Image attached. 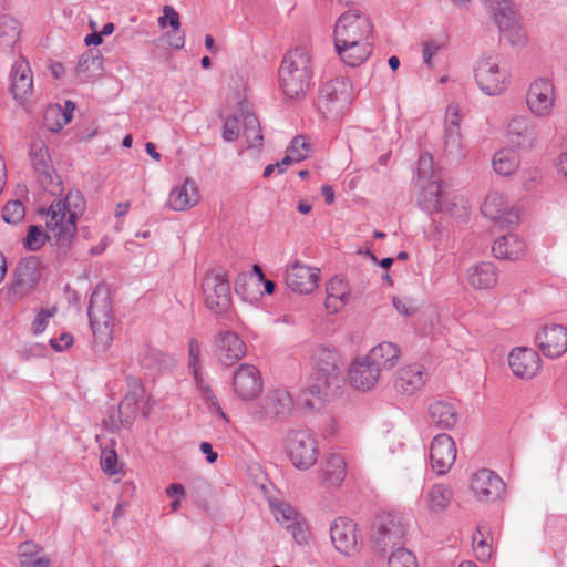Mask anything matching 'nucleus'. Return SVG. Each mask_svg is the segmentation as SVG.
<instances>
[{
  "label": "nucleus",
  "mask_w": 567,
  "mask_h": 567,
  "mask_svg": "<svg viewBox=\"0 0 567 567\" xmlns=\"http://www.w3.org/2000/svg\"><path fill=\"white\" fill-rule=\"evenodd\" d=\"M350 101V83L343 78L327 82L319 91L317 109L326 118H338Z\"/></svg>",
  "instance_id": "nucleus-12"
},
{
  "label": "nucleus",
  "mask_w": 567,
  "mask_h": 567,
  "mask_svg": "<svg viewBox=\"0 0 567 567\" xmlns=\"http://www.w3.org/2000/svg\"><path fill=\"white\" fill-rule=\"evenodd\" d=\"M20 567H51V560L44 555L43 548L33 542H24L19 546Z\"/></svg>",
  "instance_id": "nucleus-38"
},
{
  "label": "nucleus",
  "mask_w": 567,
  "mask_h": 567,
  "mask_svg": "<svg viewBox=\"0 0 567 567\" xmlns=\"http://www.w3.org/2000/svg\"><path fill=\"white\" fill-rule=\"evenodd\" d=\"M49 238L50 236L43 231L41 226L31 225L28 228V233L23 240V245L28 250L37 251L44 246L47 239Z\"/></svg>",
  "instance_id": "nucleus-50"
},
{
  "label": "nucleus",
  "mask_w": 567,
  "mask_h": 567,
  "mask_svg": "<svg viewBox=\"0 0 567 567\" xmlns=\"http://www.w3.org/2000/svg\"><path fill=\"white\" fill-rule=\"evenodd\" d=\"M373 29L370 19L358 9L342 13L334 25V44L373 41Z\"/></svg>",
  "instance_id": "nucleus-11"
},
{
  "label": "nucleus",
  "mask_w": 567,
  "mask_h": 567,
  "mask_svg": "<svg viewBox=\"0 0 567 567\" xmlns=\"http://www.w3.org/2000/svg\"><path fill=\"white\" fill-rule=\"evenodd\" d=\"M200 351L202 349L199 342L192 338L188 342V369L190 371L194 369H199Z\"/></svg>",
  "instance_id": "nucleus-61"
},
{
  "label": "nucleus",
  "mask_w": 567,
  "mask_h": 567,
  "mask_svg": "<svg viewBox=\"0 0 567 567\" xmlns=\"http://www.w3.org/2000/svg\"><path fill=\"white\" fill-rule=\"evenodd\" d=\"M53 316V310L41 309L32 321L31 330L34 334L44 331L49 323V319Z\"/></svg>",
  "instance_id": "nucleus-59"
},
{
  "label": "nucleus",
  "mask_w": 567,
  "mask_h": 567,
  "mask_svg": "<svg viewBox=\"0 0 567 567\" xmlns=\"http://www.w3.org/2000/svg\"><path fill=\"white\" fill-rule=\"evenodd\" d=\"M102 65L101 53L99 50H86L79 58L76 72L85 74V80L91 76V73L99 71Z\"/></svg>",
  "instance_id": "nucleus-46"
},
{
  "label": "nucleus",
  "mask_w": 567,
  "mask_h": 567,
  "mask_svg": "<svg viewBox=\"0 0 567 567\" xmlns=\"http://www.w3.org/2000/svg\"><path fill=\"white\" fill-rule=\"evenodd\" d=\"M41 279L40 260L35 256L23 258L14 270L12 289L16 293L24 295L35 289Z\"/></svg>",
  "instance_id": "nucleus-24"
},
{
  "label": "nucleus",
  "mask_w": 567,
  "mask_h": 567,
  "mask_svg": "<svg viewBox=\"0 0 567 567\" xmlns=\"http://www.w3.org/2000/svg\"><path fill=\"white\" fill-rule=\"evenodd\" d=\"M430 458L437 474H445L456 460L454 440L445 433L437 434L431 443Z\"/></svg>",
  "instance_id": "nucleus-21"
},
{
  "label": "nucleus",
  "mask_w": 567,
  "mask_h": 567,
  "mask_svg": "<svg viewBox=\"0 0 567 567\" xmlns=\"http://www.w3.org/2000/svg\"><path fill=\"white\" fill-rule=\"evenodd\" d=\"M202 288L206 307L218 318H227L231 297L226 270L221 267L212 269L204 277Z\"/></svg>",
  "instance_id": "nucleus-8"
},
{
  "label": "nucleus",
  "mask_w": 567,
  "mask_h": 567,
  "mask_svg": "<svg viewBox=\"0 0 567 567\" xmlns=\"http://www.w3.org/2000/svg\"><path fill=\"white\" fill-rule=\"evenodd\" d=\"M330 538L336 550L347 557L358 555L363 544L357 523L347 517H338L332 522Z\"/></svg>",
  "instance_id": "nucleus-14"
},
{
  "label": "nucleus",
  "mask_w": 567,
  "mask_h": 567,
  "mask_svg": "<svg viewBox=\"0 0 567 567\" xmlns=\"http://www.w3.org/2000/svg\"><path fill=\"white\" fill-rule=\"evenodd\" d=\"M285 451L292 465L300 471L312 467L319 455L315 436L303 429H293L288 432L285 439Z\"/></svg>",
  "instance_id": "nucleus-9"
},
{
  "label": "nucleus",
  "mask_w": 567,
  "mask_h": 567,
  "mask_svg": "<svg viewBox=\"0 0 567 567\" xmlns=\"http://www.w3.org/2000/svg\"><path fill=\"white\" fill-rule=\"evenodd\" d=\"M498 30L512 45H525L527 34L523 25L514 18L512 10L505 17H495Z\"/></svg>",
  "instance_id": "nucleus-36"
},
{
  "label": "nucleus",
  "mask_w": 567,
  "mask_h": 567,
  "mask_svg": "<svg viewBox=\"0 0 567 567\" xmlns=\"http://www.w3.org/2000/svg\"><path fill=\"white\" fill-rule=\"evenodd\" d=\"M243 135L245 136L249 148H259L262 146L264 136L261 134L260 123L254 113L241 111Z\"/></svg>",
  "instance_id": "nucleus-41"
},
{
  "label": "nucleus",
  "mask_w": 567,
  "mask_h": 567,
  "mask_svg": "<svg viewBox=\"0 0 567 567\" xmlns=\"http://www.w3.org/2000/svg\"><path fill=\"white\" fill-rule=\"evenodd\" d=\"M310 144L306 141L303 136H296L289 147L287 148L288 155H305V159L309 156Z\"/></svg>",
  "instance_id": "nucleus-60"
},
{
  "label": "nucleus",
  "mask_w": 567,
  "mask_h": 567,
  "mask_svg": "<svg viewBox=\"0 0 567 567\" xmlns=\"http://www.w3.org/2000/svg\"><path fill=\"white\" fill-rule=\"evenodd\" d=\"M494 221H496L501 227H511L518 224L519 214L514 208H509L507 206L502 213H499V218H495Z\"/></svg>",
  "instance_id": "nucleus-62"
},
{
  "label": "nucleus",
  "mask_w": 567,
  "mask_h": 567,
  "mask_svg": "<svg viewBox=\"0 0 567 567\" xmlns=\"http://www.w3.org/2000/svg\"><path fill=\"white\" fill-rule=\"evenodd\" d=\"M484 529L485 527L481 525L477 526L476 532L473 535V549L478 560L487 561L492 555V547L487 543V538L485 537L487 532Z\"/></svg>",
  "instance_id": "nucleus-49"
},
{
  "label": "nucleus",
  "mask_w": 567,
  "mask_h": 567,
  "mask_svg": "<svg viewBox=\"0 0 567 567\" xmlns=\"http://www.w3.org/2000/svg\"><path fill=\"white\" fill-rule=\"evenodd\" d=\"M427 416L431 424L443 430H451L458 420L457 404L443 399L434 400L427 405Z\"/></svg>",
  "instance_id": "nucleus-28"
},
{
  "label": "nucleus",
  "mask_w": 567,
  "mask_h": 567,
  "mask_svg": "<svg viewBox=\"0 0 567 567\" xmlns=\"http://www.w3.org/2000/svg\"><path fill=\"white\" fill-rule=\"evenodd\" d=\"M472 491L480 501L493 502L505 492V484L495 472L482 468L473 475Z\"/></svg>",
  "instance_id": "nucleus-22"
},
{
  "label": "nucleus",
  "mask_w": 567,
  "mask_h": 567,
  "mask_svg": "<svg viewBox=\"0 0 567 567\" xmlns=\"http://www.w3.org/2000/svg\"><path fill=\"white\" fill-rule=\"evenodd\" d=\"M141 365L150 371H161L174 363V359L162 350L146 347L140 357Z\"/></svg>",
  "instance_id": "nucleus-39"
},
{
  "label": "nucleus",
  "mask_w": 567,
  "mask_h": 567,
  "mask_svg": "<svg viewBox=\"0 0 567 567\" xmlns=\"http://www.w3.org/2000/svg\"><path fill=\"white\" fill-rule=\"evenodd\" d=\"M275 517L277 522L286 527L289 523L297 520L301 516L289 504L281 502L275 507Z\"/></svg>",
  "instance_id": "nucleus-54"
},
{
  "label": "nucleus",
  "mask_w": 567,
  "mask_h": 567,
  "mask_svg": "<svg viewBox=\"0 0 567 567\" xmlns=\"http://www.w3.org/2000/svg\"><path fill=\"white\" fill-rule=\"evenodd\" d=\"M400 357V348L392 342H381L367 354L369 363L378 368L379 373L382 370L392 369L398 363Z\"/></svg>",
  "instance_id": "nucleus-31"
},
{
  "label": "nucleus",
  "mask_w": 567,
  "mask_h": 567,
  "mask_svg": "<svg viewBox=\"0 0 567 567\" xmlns=\"http://www.w3.org/2000/svg\"><path fill=\"white\" fill-rule=\"evenodd\" d=\"M525 250V243L515 234H507L494 241L492 251L498 259L517 260Z\"/></svg>",
  "instance_id": "nucleus-35"
},
{
  "label": "nucleus",
  "mask_w": 567,
  "mask_h": 567,
  "mask_svg": "<svg viewBox=\"0 0 567 567\" xmlns=\"http://www.w3.org/2000/svg\"><path fill=\"white\" fill-rule=\"evenodd\" d=\"M341 61L349 66L361 65L373 51V41H358L355 43L334 44Z\"/></svg>",
  "instance_id": "nucleus-32"
},
{
  "label": "nucleus",
  "mask_w": 567,
  "mask_h": 567,
  "mask_svg": "<svg viewBox=\"0 0 567 567\" xmlns=\"http://www.w3.org/2000/svg\"><path fill=\"white\" fill-rule=\"evenodd\" d=\"M128 391L120 402L117 409L110 411L104 420L105 427L110 431H118L120 426L128 429L133 425L138 410V402L143 399L145 390L140 379L127 377Z\"/></svg>",
  "instance_id": "nucleus-10"
},
{
  "label": "nucleus",
  "mask_w": 567,
  "mask_h": 567,
  "mask_svg": "<svg viewBox=\"0 0 567 567\" xmlns=\"http://www.w3.org/2000/svg\"><path fill=\"white\" fill-rule=\"evenodd\" d=\"M320 279V270L296 261L286 272V285L295 292L311 293Z\"/></svg>",
  "instance_id": "nucleus-23"
},
{
  "label": "nucleus",
  "mask_w": 567,
  "mask_h": 567,
  "mask_svg": "<svg viewBox=\"0 0 567 567\" xmlns=\"http://www.w3.org/2000/svg\"><path fill=\"white\" fill-rule=\"evenodd\" d=\"M293 402L288 391L277 389L269 392L256 412L259 420H284L292 411Z\"/></svg>",
  "instance_id": "nucleus-19"
},
{
  "label": "nucleus",
  "mask_w": 567,
  "mask_h": 567,
  "mask_svg": "<svg viewBox=\"0 0 567 567\" xmlns=\"http://www.w3.org/2000/svg\"><path fill=\"white\" fill-rule=\"evenodd\" d=\"M535 343L549 359H557L567 351V328L551 323L544 326L535 336Z\"/></svg>",
  "instance_id": "nucleus-16"
},
{
  "label": "nucleus",
  "mask_w": 567,
  "mask_h": 567,
  "mask_svg": "<svg viewBox=\"0 0 567 567\" xmlns=\"http://www.w3.org/2000/svg\"><path fill=\"white\" fill-rule=\"evenodd\" d=\"M444 146L449 154H461L460 110L455 104L446 107Z\"/></svg>",
  "instance_id": "nucleus-29"
},
{
  "label": "nucleus",
  "mask_w": 567,
  "mask_h": 567,
  "mask_svg": "<svg viewBox=\"0 0 567 567\" xmlns=\"http://www.w3.org/2000/svg\"><path fill=\"white\" fill-rule=\"evenodd\" d=\"M30 162L35 177L47 192L56 194L61 190V181L53 166L48 146L43 141H33L30 146Z\"/></svg>",
  "instance_id": "nucleus-13"
},
{
  "label": "nucleus",
  "mask_w": 567,
  "mask_h": 567,
  "mask_svg": "<svg viewBox=\"0 0 567 567\" xmlns=\"http://www.w3.org/2000/svg\"><path fill=\"white\" fill-rule=\"evenodd\" d=\"M506 207L507 204L504 196L498 192H492L486 196L481 210L484 216L494 220L495 218H499V213Z\"/></svg>",
  "instance_id": "nucleus-47"
},
{
  "label": "nucleus",
  "mask_w": 567,
  "mask_h": 567,
  "mask_svg": "<svg viewBox=\"0 0 567 567\" xmlns=\"http://www.w3.org/2000/svg\"><path fill=\"white\" fill-rule=\"evenodd\" d=\"M193 377H194V380H195V383H196V386L197 389L200 391L202 393V398L207 401L208 403H210L214 408H216L218 414H220V416L223 419H226V415L225 413L223 412L218 401H217V398L216 395L214 394L212 388L209 386V384L205 381L202 372L199 369H194L190 371Z\"/></svg>",
  "instance_id": "nucleus-48"
},
{
  "label": "nucleus",
  "mask_w": 567,
  "mask_h": 567,
  "mask_svg": "<svg viewBox=\"0 0 567 567\" xmlns=\"http://www.w3.org/2000/svg\"><path fill=\"white\" fill-rule=\"evenodd\" d=\"M167 42L174 49H182L185 44V33L179 29H172L171 32L167 33Z\"/></svg>",
  "instance_id": "nucleus-64"
},
{
  "label": "nucleus",
  "mask_w": 567,
  "mask_h": 567,
  "mask_svg": "<svg viewBox=\"0 0 567 567\" xmlns=\"http://www.w3.org/2000/svg\"><path fill=\"white\" fill-rule=\"evenodd\" d=\"M11 93L17 102L24 103L33 91V76L29 62L24 59L14 61L10 72Z\"/></svg>",
  "instance_id": "nucleus-26"
},
{
  "label": "nucleus",
  "mask_w": 567,
  "mask_h": 567,
  "mask_svg": "<svg viewBox=\"0 0 567 567\" xmlns=\"http://www.w3.org/2000/svg\"><path fill=\"white\" fill-rule=\"evenodd\" d=\"M452 491L443 485L435 484L427 492V506L432 512H442L450 505Z\"/></svg>",
  "instance_id": "nucleus-45"
},
{
  "label": "nucleus",
  "mask_w": 567,
  "mask_h": 567,
  "mask_svg": "<svg viewBox=\"0 0 567 567\" xmlns=\"http://www.w3.org/2000/svg\"><path fill=\"white\" fill-rule=\"evenodd\" d=\"M406 536V524L398 513L385 512L375 517L372 532L373 549L381 555L403 547Z\"/></svg>",
  "instance_id": "nucleus-6"
},
{
  "label": "nucleus",
  "mask_w": 567,
  "mask_h": 567,
  "mask_svg": "<svg viewBox=\"0 0 567 567\" xmlns=\"http://www.w3.org/2000/svg\"><path fill=\"white\" fill-rule=\"evenodd\" d=\"M351 298L348 282L339 277H333L327 285L326 307L337 312L349 302Z\"/></svg>",
  "instance_id": "nucleus-37"
},
{
  "label": "nucleus",
  "mask_w": 567,
  "mask_h": 567,
  "mask_svg": "<svg viewBox=\"0 0 567 567\" xmlns=\"http://www.w3.org/2000/svg\"><path fill=\"white\" fill-rule=\"evenodd\" d=\"M483 4L493 11V18L505 17L511 11V0H481Z\"/></svg>",
  "instance_id": "nucleus-58"
},
{
  "label": "nucleus",
  "mask_w": 567,
  "mask_h": 567,
  "mask_svg": "<svg viewBox=\"0 0 567 567\" xmlns=\"http://www.w3.org/2000/svg\"><path fill=\"white\" fill-rule=\"evenodd\" d=\"M519 165V156L513 148H503L495 153L493 157L494 171L503 176L514 173Z\"/></svg>",
  "instance_id": "nucleus-42"
},
{
  "label": "nucleus",
  "mask_w": 567,
  "mask_h": 567,
  "mask_svg": "<svg viewBox=\"0 0 567 567\" xmlns=\"http://www.w3.org/2000/svg\"><path fill=\"white\" fill-rule=\"evenodd\" d=\"M508 364L515 377L532 379L540 371L542 359L532 348L516 347L508 355Z\"/></svg>",
  "instance_id": "nucleus-18"
},
{
  "label": "nucleus",
  "mask_w": 567,
  "mask_h": 567,
  "mask_svg": "<svg viewBox=\"0 0 567 567\" xmlns=\"http://www.w3.org/2000/svg\"><path fill=\"white\" fill-rule=\"evenodd\" d=\"M25 216V209L20 200L8 202L2 209V218L6 223L16 225Z\"/></svg>",
  "instance_id": "nucleus-52"
},
{
  "label": "nucleus",
  "mask_w": 567,
  "mask_h": 567,
  "mask_svg": "<svg viewBox=\"0 0 567 567\" xmlns=\"http://www.w3.org/2000/svg\"><path fill=\"white\" fill-rule=\"evenodd\" d=\"M347 475V464L343 457L339 454H329L323 467L324 481L332 485L339 486Z\"/></svg>",
  "instance_id": "nucleus-40"
},
{
  "label": "nucleus",
  "mask_w": 567,
  "mask_h": 567,
  "mask_svg": "<svg viewBox=\"0 0 567 567\" xmlns=\"http://www.w3.org/2000/svg\"><path fill=\"white\" fill-rule=\"evenodd\" d=\"M497 268L493 262H480L468 268L467 281L474 289H491L497 282Z\"/></svg>",
  "instance_id": "nucleus-34"
},
{
  "label": "nucleus",
  "mask_w": 567,
  "mask_h": 567,
  "mask_svg": "<svg viewBox=\"0 0 567 567\" xmlns=\"http://www.w3.org/2000/svg\"><path fill=\"white\" fill-rule=\"evenodd\" d=\"M526 103L537 117H549L555 106V86L548 79H537L530 83Z\"/></svg>",
  "instance_id": "nucleus-15"
},
{
  "label": "nucleus",
  "mask_w": 567,
  "mask_h": 567,
  "mask_svg": "<svg viewBox=\"0 0 567 567\" xmlns=\"http://www.w3.org/2000/svg\"><path fill=\"white\" fill-rule=\"evenodd\" d=\"M279 85L287 99L305 97L312 84V62L310 53L301 47L287 52L279 68Z\"/></svg>",
  "instance_id": "nucleus-2"
},
{
  "label": "nucleus",
  "mask_w": 567,
  "mask_h": 567,
  "mask_svg": "<svg viewBox=\"0 0 567 567\" xmlns=\"http://www.w3.org/2000/svg\"><path fill=\"white\" fill-rule=\"evenodd\" d=\"M417 177L422 187L419 196L421 209L429 214L452 212L454 205L446 200V195L440 184V176L434 171L433 158L429 153L420 155Z\"/></svg>",
  "instance_id": "nucleus-4"
},
{
  "label": "nucleus",
  "mask_w": 567,
  "mask_h": 567,
  "mask_svg": "<svg viewBox=\"0 0 567 567\" xmlns=\"http://www.w3.org/2000/svg\"><path fill=\"white\" fill-rule=\"evenodd\" d=\"M87 316L93 332L94 347L105 351L113 341V309L110 291L104 285H97L91 293Z\"/></svg>",
  "instance_id": "nucleus-3"
},
{
  "label": "nucleus",
  "mask_w": 567,
  "mask_h": 567,
  "mask_svg": "<svg viewBox=\"0 0 567 567\" xmlns=\"http://www.w3.org/2000/svg\"><path fill=\"white\" fill-rule=\"evenodd\" d=\"M507 137L512 145L528 150L533 147L537 137L535 125L526 116H514L507 124Z\"/></svg>",
  "instance_id": "nucleus-27"
},
{
  "label": "nucleus",
  "mask_w": 567,
  "mask_h": 567,
  "mask_svg": "<svg viewBox=\"0 0 567 567\" xmlns=\"http://www.w3.org/2000/svg\"><path fill=\"white\" fill-rule=\"evenodd\" d=\"M247 348L240 337L233 331H220L216 340V355L226 367L234 365L245 357Z\"/></svg>",
  "instance_id": "nucleus-25"
},
{
  "label": "nucleus",
  "mask_w": 567,
  "mask_h": 567,
  "mask_svg": "<svg viewBox=\"0 0 567 567\" xmlns=\"http://www.w3.org/2000/svg\"><path fill=\"white\" fill-rule=\"evenodd\" d=\"M20 24L10 16L0 17V48L10 49L19 40Z\"/></svg>",
  "instance_id": "nucleus-43"
},
{
  "label": "nucleus",
  "mask_w": 567,
  "mask_h": 567,
  "mask_svg": "<svg viewBox=\"0 0 567 567\" xmlns=\"http://www.w3.org/2000/svg\"><path fill=\"white\" fill-rule=\"evenodd\" d=\"M163 12L164 16L158 18V24L161 28H165L167 25V22L174 30L181 28L179 14L173 7L165 6Z\"/></svg>",
  "instance_id": "nucleus-57"
},
{
  "label": "nucleus",
  "mask_w": 567,
  "mask_h": 567,
  "mask_svg": "<svg viewBox=\"0 0 567 567\" xmlns=\"http://www.w3.org/2000/svg\"><path fill=\"white\" fill-rule=\"evenodd\" d=\"M349 378L353 386L359 390H370L375 385L380 378L378 368H374L369 363V359L365 357L361 360H355L350 370Z\"/></svg>",
  "instance_id": "nucleus-30"
},
{
  "label": "nucleus",
  "mask_w": 567,
  "mask_h": 567,
  "mask_svg": "<svg viewBox=\"0 0 567 567\" xmlns=\"http://www.w3.org/2000/svg\"><path fill=\"white\" fill-rule=\"evenodd\" d=\"M475 81L487 95L503 93L509 83V73L501 66V56L495 52L484 53L474 68Z\"/></svg>",
  "instance_id": "nucleus-7"
},
{
  "label": "nucleus",
  "mask_w": 567,
  "mask_h": 567,
  "mask_svg": "<svg viewBox=\"0 0 567 567\" xmlns=\"http://www.w3.org/2000/svg\"><path fill=\"white\" fill-rule=\"evenodd\" d=\"M342 358L334 348H318L313 353V370L310 381L300 395V403L305 408L315 409L316 403L309 398L310 395L319 402L332 395L342 382Z\"/></svg>",
  "instance_id": "nucleus-1"
},
{
  "label": "nucleus",
  "mask_w": 567,
  "mask_h": 567,
  "mask_svg": "<svg viewBox=\"0 0 567 567\" xmlns=\"http://www.w3.org/2000/svg\"><path fill=\"white\" fill-rule=\"evenodd\" d=\"M82 202L80 192H69L64 199L54 200L45 210L47 228L58 241L66 243L75 235L78 212L71 206L79 208Z\"/></svg>",
  "instance_id": "nucleus-5"
},
{
  "label": "nucleus",
  "mask_w": 567,
  "mask_h": 567,
  "mask_svg": "<svg viewBox=\"0 0 567 567\" xmlns=\"http://www.w3.org/2000/svg\"><path fill=\"white\" fill-rule=\"evenodd\" d=\"M243 128L241 113L227 117L223 127V138L226 142H234L238 138Z\"/></svg>",
  "instance_id": "nucleus-53"
},
{
  "label": "nucleus",
  "mask_w": 567,
  "mask_h": 567,
  "mask_svg": "<svg viewBox=\"0 0 567 567\" xmlns=\"http://www.w3.org/2000/svg\"><path fill=\"white\" fill-rule=\"evenodd\" d=\"M392 302L398 312L404 316H411L417 309L415 302L410 298L393 297Z\"/></svg>",
  "instance_id": "nucleus-63"
},
{
  "label": "nucleus",
  "mask_w": 567,
  "mask_h": 567,
  "mask_svg": "<svg viewBox=\"0 0 567 567\" xmlns=\"http://www.w3.org/2000/svg\"><path fill=\"white\" fill-rule=\"evenodd\" d=\"M199 202L196 183L186 178L181 186L171 190L168 204L173 210L182 212L195 206Z\"/></svg>",
  "instance_id": "nucleus-33"
},
{
  "label": "nucleus",
  "mask_w": 567,
  "mask_h": 567,
  "mask_svg": "<svg viewBox=\"0 0 567 567\" xmlns=\"http://www.w3.org/2000/svg\"><path fill=\"white\" fill-rule=\"evenodd\" d=\"M71 122V113L64 112L59 104L49 105L43 114V125L50 132H59Z\"/></svg>",
  "instance_id": "nucleus-44"
},
{
  "label": "nucleus",
  "mask_w": 567,
  "mask_h": 567,
  "mask_svg": "<svg viewBox=\"0 0 567 567\" xmlns=\"http://www.w3.org/2000/svg\"><path fill=\"white\" fill-rule=\"evenodd\" d=\"M233 389L236 395L244 401L257 398L262 391L259 370L252 364H239L233 374Z\"/></svg>",
  "instance_id": "nucleus-17"
},
{
  "label": "nucleus",
  "mask_w": 567,
  "mask_h": 567,
  "mask_svg": "<svg viewBox=\"0 0 567 567\" xmlns=\"http://www.w3.org/2000/svg\"><path fill=\"white\" fill-rule=\"evenodd\" d=\"M293 537V539L299 544L302 545L307 543L308 539V528L302 522L301 517H299L297 520H293L292 523H289L285 527Z\"/></svg>",
  "instance_id": "nucleus-55"
},
{
  "label": "nucleus",
  "mask_w": 567,
  "mask_h": 567,
  "mask_svg": "<svg viewBox=\"0 0 567 567\" xmlns=\"http://www.w3.org/2000/svg\"><path fill=\"white\" fill-rule=\"evenodd\" d=\"M101 467L109 475L118 473L117 468V454L114 450H104L101 455Z\"/></svg>",
  "instance_id": "nucleus-56"
},
{
  "label": "nucleus",
  "mask_w": 567,
  "mask_h": 567,
  "mask_svg": "<svg viewBox=\"0 0 567 567\" xmlns=\"http://www.w3.org/2000/svg\"><path fill=\"white\" fill-rule=\"evenodd\" d=\"M388 565L389 567H419L414 554L404 547L391 551Z\"/></svg>",
  "instance_id": "nucleus-51"
},
{
  "label": "nucleus",
  "mask_w": 567,
  "mask_h": 567,
  "mask_svg": "<svg viewBox=\"0 0 567 567\" xmlns=\"http://www.w3.org/2000/svg\"><path fill=\"white\" fill-rule=\"evenodd\" d=\"M427 373L425 368L419 363L403 365L394 378V389L398 393L412 396L426 383Z\"/></svg>",
  "instance_id": "nucleus-20"
}]
</instances>
